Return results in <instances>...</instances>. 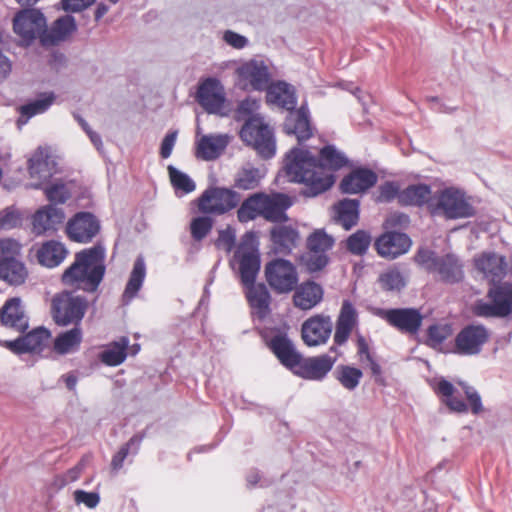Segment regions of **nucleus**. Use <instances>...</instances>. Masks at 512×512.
<instances>
[{"instance_id": "nucleus-8", "label": "nucleus", "mask_w": 512, "mask_h": 512, "mask_svg": "<svg viewBox=\"0 0 512 512\" xmlns=\"http://www.w3.org/2000/svg\"><path fill=\"white\" fill-rule=\"evenodd\" d=\"M264 276L271 290L279 295L291 293L299 282L296 265L284 258H275L267 262Z\"/></svg>"}, {"instance_id": "nucleus-22", "label": "nucleus", "mask_w": 512, "mask_h": 512, "mask_svg": "<svg viewBox=\"0 0 512 512\" xmlns=\"http://www.w3.org/2000/svg\"><path fill=\"white\" fill-rule=\"evenodd\" d=\"M267 347L279 362L293 372L300 363L301 354L286 334L278 333L266 341Z\"/></svg>"}, {"instance_id": "nucleus-43", "label": "nucleus", "mask_w": 512, "mask_h": 512, "mask_svg": "<svg viewBox=\"0 0 512 512\" xmlns=\"http://www.w3.org/2000/svg\"><path fill=\"white\" fill-rule=\"evenodd\" d=\"M129 339L121 337L118 341L110 343L107 348L99 354V359L107 366H118L127 357Z\"/></svg>"}, {"instance_id": "nucleus-40", "label": "nucleus", "mask_w": 512, "mask_h": 512, "mask_svg": "<svg viewBox=\"0 0 512 512\" xmlns=\"http://www.w3.org/2000/svg\"><path fill=\"white\" fill-rule=\"evenodd\" d=\"M434 391L450 411L457 413H466L468 411V405L460 395H457V390L449 381L441 379L434 388Z\"/></svg>"}, {"instance_id": "nucleus-16", "label": "nucleus", "mask_w": 512, "mask_h": 512, "mask_svg": "<svg viewBox=\"0 0 512 512\" xmlns=\"http://www.w3.org/2000/svg\"><path fill=\"white\" fill-rule=\"evenodd\" d=\"M381 317L399 332L416 335L423 322V315L416 308H392L382 311Z\"/></svg>"}, {"instance_id": "nucleus-51", "label": "nucleus", "mask_w": 512, "mask_h": 512, "mask_svg": "<svg viewBox=\"0 0 512 512\" xmlns=\"http://www.w3.org/2000/svg\"><path fill=\"white\" fill-rule=\"evenodd\" d=\"M259 181L260 175L258 169H242L235 179V186L242 190H251L258 186Z\"/></svg>"}, {"instance_id": "nucleus-27", "label": "nucleus", "mask_w": 512, "mask_h": 512, "mask_svg": "<svg viewBox=\"0 0 512 512\" xmlns=\"http://www.w3.org/2000/svg\"><path fill=\"white\" fill-rule=\"evenodd\" d=\"M0 322L5 328L19 334L29 327V320L18 298H11L0 309Z\"/></svg>"}, {"instance_id": "nucleus-45", "label": "nucleus", "mask_w": 512, "mask_h": 512, "mask_svg": "<svg viewBox=\"0 0 512 512\" xmlns=\"http://www.w3.org/2000/svg\"><path fill=\"white\" fill-rule=\"evenodd\" d=\"M259 216L262 217L260 192L248 196L237 209V219L240 223H248Z\"/></svg>"}, {"instance_id": "nucleus-34", "label": "nucleus", "mask_w": 512, "mask_h": 512, "mask_svg": "<svg viewBox=\"0 0 512 512\" xmlns=\"http://www.w3.org/2000/svg\"><path fill=\"white\" fill-rule=\"evenodd\" d=\"M270 239L277 253L288 255L297 246L299 233L290 225H276L270 231Z\"/></svg>"}, {"instance_id": "nucleus-33", "label": "nucleus", "mask_w": 512, "mask_h": 512, "mask_svg": "<svg viewBox=\"0 0 512 512\" xmlns=\"http://www.w3.org/2000/svg\"><path fill=\"white\" fill-rule=\"evenodd\" d=\"M475 267L493 283L500 280L506 273L505 258L492 252L483 253L475 258Z\"/></svg>"}, {"instance_id": "nucleus-15", "label": "nucleus", "mask_w": 512, "mask_h": 512, "mask_svg": "<svg viewBox=\"0 0 512 512\" xmlns=\"http://www.w3.org/2000/svg\"><path fill=\"white\" fill-rule=\"evenodd\" d=\"M439 211L448 219L466 218L474 214L473 207L464 199L463 194L451 188L442 191L437 204L431 207L433 215Z\"/></svg>"}, {"instance_id": "nucleus-28", "label": "nucleus", "mask_w": 512, "mask_h": 512, "mask_svg": "<svg viewBox=\"0 0 512 512\" xmlns=\"http://www.w3.org/2000/svg\"><path fill=\"white\" fill-rule=\"evenodd\" d=\"M283 130L287 135H294L302 143L313 135L307 108L301 106L291 110L283 123Z\"/></svg>"}, {"instance_id": "nucleus-4", "label": "nucleus", "mask_w": 512, "mask_h": 512, "mask_svg": "<svg viewBox=\"0 0 512 512\" xmlns=\"http://www.w3.org/2000/svg\"><path fill=\"white\" fill-rule=\"evenodd\" d=\"M88 299L74 291H62L51 301V315L59 326H79L88 309Z\"/></svg>"}, {"instance_id": "nucleus-53", "label": "nucleus", "mask_w": 512, "mask_h": 512, "mask_svg": "<svg viewBox=\"0 0 512 512\" xmlns=\"http://www.w3.org/2000/svg\"><path fill=\"white\" fill-rule=\"evenodd\" d=\"M45 195L54 204H63L71 197L69 189L63 183H54L46 187Z\"/></svg>"}, {"instance_id": "nucleus-31", "label": "nucleus", "mask_w": 512, "mask_h": 512, "mask_svg": "<svg viewBox=\"0 0 512 512\" xmlns=\"http://www.w3.org/2000/svg\"><path fill=\"white\" fill-rule=\"evenodd\" d=\"M76 30V23L72 16L66 15L58 18L50 27L41 34L43 46H54L65 41Z\"/></svg>"}, {"instance_id": "nucleus-23", "label": "nucleus", "mask_w": 512, "mask_h": 512, "mask_svg": "<svg viewBox=\"0 0 512 512\" xmlns=\"http://www.w3.org/2000/svg\"><path fill=\"white\" fill-rule=\"evenodd\" d=\"M261 194L262 217L273 223L288 221L286 210L292 205L291 198L282 193Z\"/></svg>"}, {"instance_id": "nucleus-37", "label": "nucleus", "mask_w": 512, "mask_h": 512, "mask_svg": "<svg viewBox=\"0 0 512 512\" xmlns=\"http://www.w3.org/2000/svg\"><path fill=\"white\" fill-rule=\"evenodd\" d=\"M266 100L269 104L276 105L288 111L296 106V96L293 88L285 82H277L266 88Z\"/></svg>"}, {"instance_id": "nucleus-38", "label": "nucleus", "mask_w": 512, "mask_h": 512, "mask_svg": "<svg viewBox=\"0 0 512 512\" xmlns=\"http://www.w3.org/2000/svg\"><path fill=\"white\" fill-rule=\"evenodd\" d=\"M83 341V331L80 326L59 333L52 342V349L58 355L71 354L79 350Z\"/></svg>"}, {"instance_id": "nucleus-32", "label": "nucleus", "mask_w": 512, "mask_h": 512, "mask_svg": "<svg viewBox=\"0 0 512 512\" xmlns=\"http://www.w3.org/2000/svg\"><path fill=\"white\" fill-rule=\"evenodd\" d=\"M356 324V309L350 301H343L338 319L336 321V330L334 334L335 344L339 346L343 345L350 337Z\"/></svg>"}, {"instance_id": "nucleus-44", "label": "nucleus", "mask_w": 512, "mask_h": 512, "mask_svg": "<svg viewBox=\"0 0 512 512\" xmlns=\"http://www.w3.org/2000/svg\"><path fill=\"white\" fill-rule=\"evenodd\" d=\"M145 278V264L142 259H137L126 284L122 298L124 303H129L136 297L142 287Z\"/></svg>"}, {"instance_id": "nucleus-7", "label": "nucleus", "mask_w": 512, "mask_h": 512, "mask_svg": "<svg viewBox=\"0 0 512 512\" xmlns=\"http://www.w3.org/2000/svg\"><path fill=\"white\" fill-rule=\"evenodd\" d=\"M490 302L478 300L473 313L483 318H504L512 313V283L504 282L491 287L487 292Z\"/></svg>"}, {"instance_id": "nucleus-13", "label": "nucleus", "mask_w": 512, "mask_h": 512, "mask_svg": "<svg viewBox=\"0 0 512 512\" xmlns=\"http://www.w3.org/2000/svg\"><path fill=\"white\" fill-rule=\"evenodd\" d=\"M46 19L40 10L24 9L18 12L13 20V30L29 45L37 36L45 31Z\"/></svg>"}, {"instance_id": "nucleus-63", "label": "nucleus", "mask_w": 512, "mask_h": 512, "mask_svg": "<svg viewBox=\"0 0 512 512\" xmlns=\"http://www.w3.org/2000/svg\"><path fill=\"white\" fill-rule=\"evenodd\" d=\"M223 38L229 45L236 49H241L247 44V39L244 36L230 30L224 33Z\"/></svg>"}, {"instance_id": "nucleus-21", "label": "nucleus", "mask_w": 512, "mask_h": 512, "mask_svg": "<svg viewBox=\"0 0 512 512\" xmlns=\"http://www.w3.org/2000/svg\"><path fill=\"white\" fill-rule=\"evenodd\" d=\"M65 220L62 209L53 205L39 208L31 217L32 232L36 236L53 234Z\"/></svg>"}, {"instance_id": "nucleus-11", "label": "nucleus", "mask_w": 512, "mask_h": 512, "mask_svg": "<svg viewBox=\"0 0 512 512\" xmlns=\"http://www.w3.org/2000/svg\"><path fill=\"white\" fill-rule=\"evenodd\" d=\"M334 246V239L324 231L317 230L307 239L308 252L304 264L309 272H317L329 262L328 252Z\"/></svg>"}, {"instance_id": "nucleus-30", "label": "nucleus", "mask_w": 512, "mask_h": 512, "mask_svg": "<svg viewBox=\"0 0 512 512\" xmlns=\"http://www.w3.org/2000/svg\"><path fill=\"white\" fill-rule=\"evenodd\" d=\"M324 291L320 284L307 280L297 284L293 294V305L301 310H310L323 300Z\"/></svg>"}, {"instance_id": "nucleus-50", "label": "nucleus", "mask_w": 512, "mask_h": 512, "mask_svg": "<svg viewBox=\"0 0 512 512\" xmlns=\"http://www.w3.org/2000/svg\"><path fill=\"white\" fill-rule=\"evenodd\" d=\"M362 371L351 366H342L338 370L337 379L343 387L349 390L356 388L362 378Z\"/></svg>"}, {"instance_id": "nucleus-17", "label": "nucleus", "mask_w": 512, "mask_h": 512, "mask_svg": "<svg viewBox=\"0 0 512 512\" xmlns=\"http://www.w3.org/2000/svg\"><path fill=\"white\" fill-rule=\"evenodd\" d=\"M333 323L331 317L316 314L306 319L301 327V338L308 347L324 345L332 333Z\"/></svg>"}, {"instance_id": "nucleus-48", "label": "nucleus", "mask_w": 512, "mask_h": 512, "mask_svg": "<svg viewBox=\"0 0 512 512\" xmlns=\"http://www.w3.org/2000/svg\"><path fill=\"white\" fill-rule=\"evenodd\" d=\"M370 243V234L364 230H358L348 237L346 247L350 253L360 256L366 253Z\"/></svg>"}, {"instance_id": "nucleus-39", "label": "nucleus", "mask_w": 512, "mask_h": 512, "mask_svg": "<svg viewBox=\"0 0 512 512\" xmlns=\"http://www.w3.org/2000/svg\"><path fill=\"white\" fill-rule=\"evenodd\" d=\"M360 202L357 199H343L333 206L335 220L345 230L357 225L359 220Z\"/></svg>"}, {"instance_id": "nucleus-12", "label": "nucleus", "mask_w": 512, "mask_h": 512, "mask_svg": "<svg viewBox=\"0 0 512 512\" xmlns=\"http://www.w3.org/2000/svg\"><path fill=\"white\" fill-rule=\"evenodd\" d=\"M237 85L245 91H262L269 86L270 74L263 61L250 60L236 70Z\"/></svg>"}, {"instance_id": "nucleus-18", "label": "nucleus", "mask_w": 512, "mask_h": 512, "mask_svg": "<svg viewBox=\"0 0 512 512\" xmlns=\"http://www.w3.org/2000/svg\"><path fill=\"white\" fill-rule=\"evenodd\" d=\"M51 343V332L38 327L15 340L0 341V344L14 353H41Z\"/></svg>"}, {"instance_id": "nucleus-9", "label": "nucleus", "mask_w": 512, "mask_h": 512, "mask_svg": "<svg viewBox=\"0 0 512 512\" xmlns=\"http://www.w3.org/2000/svg\"><path fill=\"white\" fill-rule=\"evenodd\" d=\"M241 195L225 187H209L197 199L198 210L204 215L222 216L239 206Z\"/></svg>"}, {"instance_id": "nucleus-55", "label": "nucleus", "mask_w": 512, "mask_h": 512, "mask_svg": "<svg viewBox=\"0 0 512 512\" xmlns=\"http://www.w3.org/2000/svg\"><path fill=\"white\" fill-rule=\"evenodd\" d=\"M449 330L446 326L431 325L428 328V341L432 346L441 345L448 337Z\"/></svg>"}, {"instance_id": "nucleus-35", "label": "nucleus", "mask_w": 512, "mask_h": 512, "mask_svg": "<svg viewBox=\"0 0 512 512\" xmlns=\"http://www.w3.org/2000/svg\"><path fill=\"white\" fill-rule=\"evenodd\" d=\"M245 288V296L251 308L257 311V314L263 318L270 310L271 295L264 283L251 282V284H242Z\"/></svg>"}, {"instance_id": "nucleus-56", "label": "nucleus", "mask_w": 512, "mask_h": 512, "mask_svg": "<svg viewBox=\"0 0 512 512\" xmlns=\"http://www.w3.org/2000/svg\"><path fill=\"white\" fill-rule=\"evenodd\" d=\"M47 166L48 163L46 160L42 159L41 156L35 155L29 160V173L31 176L39 175L40 177L46 178L50 175Z\"/></svg>"}, {"instance_id": "nucleus-59", "label": "nucleus", "mask_w": 512, "mask_h": 512, "mask_svg": "<svg viewBox=\"0 0 512 512\" xmlns=\"http://www.w3.org/2000/svg\"><path fill=\"white\" fill-rule=\"evenodd\" d=\"M235 245V235L230 230H221L219 232L216 246L226 252H231Z\"/></svg>"}, {"instance_id": "nucleus-19", "label": "nucleus", "mask_w": 512, "mask_h": 512, "mask_svg": "<svg viewBox=\"0 0 512 512\" xmlns=\"http://www.w3.org/2000/svg\"><path fill=\"white\" fill-rule=\"evenodd\" d=\"M100 224L97 218L89 212H79L66 225L67 237L74 242H90L99 232Z\"/></svg>"}, {"instance_id": "nucleus-41", "label": "nucleus", "mask_w": 512, "mask_h": 512, "mask_svg": "<svg viewBox=\"0 0 512 512\" xmlns=\"http://www.w3.org/2000/svg\"><path fill=\"white\" fill-rule=\"evenodd\" d=\"M431 188L426 184L409 185L398 195V202L403 206H423L431 198Z\"/></svg>"}, {"instance_id": "nucleus-25", "label": "nucleus", "mask_w": 512, "mask_h": 512, "mask_svg": "<svg viewBox=\"0 0 512 512\" xmlns=\"http://www.w3.org/2000/svg\"><path fill=\"white\" fill-rule=\"evenodd\" d=\"M300 363L294 368L293 373L310 380H321L332 369L335 359L327 354L316 357H300Z\"/></svg>"}, {"instance_id": "nucleus-36", "label": "nucleus", "mask_w": 512, "mask_h": 512, "mask_svg": "<svg viewBox=\"0 0 512 512\" xmlns=\"http://www.w3.org/2000/svg\"><path fill=\"white\" fill-rule=\"evenodd\" d=\"M228 145L226 135H204L196 143L195 156L211 161L218 158Z\"/></svg>"}, {"instance_id": "nucleus-46", "label": "nucleus", "mask_w": 512, "mask_h": 512, "mask_svg": "<svg viewBox=\"0 0 512 512\" xmlns=\"http://www.w3.org/2000/svg\"><path fill=\"white\" fill-rule=\"evenodd\" d=\"M145 438V433H137L133 435L125 444H123L118 452L113 455L110 466L113 471H119L123 467L124 460L131 452L132 454H137L140 445Z\"/></svg>"}, {"instance_id": "nucleus-29", "label": "nucleus", "mask_w": 512, "mask_h": 512, "mask_svg": "<svg viewBox=\"0 0 512 512\" xmlns=\"http://www.w3.org/2000/svg\"><path fill=\"white\" fill-rule=\"evenodd\" d=\"M377 174L367 168H357L344 176L340 183L343 193H362L373 187L377 182Z\"/></svg>"}, {"instance_id": "nucleus-60", "label": "nucleus", "mask_w": 512, "mask_h": 512, "mask_svg": "<svg viewBox=\"0 0 512 512\" xmlns=\"http://www.w3.org/2000/svg\"><path fill=\"white\" fill-rule=\"evenodd\" d=\"M176 138H177V131H172V132L167 133L166 136L164 137V139L162 140L161 146H160V156L163 159L170 157L173 147L176 142Z\"/></svg>"}, {"instance_id": "nucleus-42", "label": "nucleus", "mask_w": 512, "mask_h": 512, "mask_svg": "<svg viewBox=\"0 0 512 512\" xmlns=\"http://www.w3.org/2000/svg\"><path fill=\"white\" fill-rule=\"evenodd\" d=\"M55 100L53 93H44L40 98L19 107L20 116L17 120L19 126L24 125L28 120L48 110Z\"/></svg>"}, {"instance_id": "nucleus-54", "label": "nucleus", "mask_w": 512, "mask_h": 512, "mask_svg": "<svg viewBox=\"0 0 512 512\" xmlns=\"http://www.w3.org/2000/svg\"><path fill=\"white\" fill-rule=\"evenodd\" d=\"M400 192V187L396 182L386 181L379 186L375 201L378 203L391 202L395 198L398 199Z\"/></svg>"}, {"instance_id": "nucleus-2", "label": "nucleus", "mask_w": 512, "mask_h": 512, "mask_svg": "<svg viewBox=\"0 0 512 512\" xmlns=\"http://www.w3.org/2000/svg\"><path fill=\"white\" fill-rule=\"evenodd\" d=\"M105 260L106 250L101 244L75 253L73 263L61 276L62 283L84 292H96L105 276Z\"/></svg>"}, {"instance_id": "nucleus-10", "label": "nucleus", "mask_w": 512, "mask_h": 512, "mask_svg": "<svg viewBox=\"0 0 512 512\" xmlns=\"http://www.w3.org/2000/svg\"><path fill=\"white\" fill-rule=\"evenodd\" d=\"M235 260L239 263V273L242 284H251L256 280L260 270V254L253 243L252 235L245 234L234 253Z\"/></svg>"}, {"instance_id": "nucleus-24", "label": "nucleus", "mask_w": 512, "mask_h": 512, "mask_svg": "<svg viewBox=\"0 0 512 512\" xmlns=\"http://www.w3.org/2000/svg\"><path fill=\"white\" fill-rule=\"evenodd\" d=\"M37 262L46 268L59 266L67 257L68 249L57 240H47L31 248Z\"/></svg>"}, {"instance_id": "nucleus-20", "label": "nucleus", "mask_w": 512, "mask_h": 512, "mask_svg": "<svg viewBox=\"0 0 512 512\" xmlns=\"http://www.w3.org/2000/svg\"><path fill=\"white\" fill-rule=\"evenodd\" d=\"M197 101L208 113H219L225 103V89L216 78L202 81L197 90Z\"/></svg>"}, {"instance_id": "nucleus-3", "label": "nucleus", "mask_w": 512, "mask_h": 512, "mask_svg": "<svg viewBox=\"0 0 512 512\" xmlns=\"http://www.w3.org/2000/svg\"><path fill=\"white\" fill-rule=\"evenodd\" d=\"M415 262L448 284L459 283L464 278L463 264L451 253L440 256L433 251L420 249L415 255Z\"/></svg>"}, {"instance_id": "nucleus-14", "label": "nucleus", "mask_w": 512, "mask_h": 512, "mask_svg": "<svg viewBox=\"0 0 512 512\" xmlns=\"http://www.w3.org/2000/svg\"><path fill=\"white\" fill-rule=\"evenodd\" d=\"M490 337L488 329L482 324H469L463 327L455 337V352L460 355H476Z\"/></svg>"}, {"instance_id": "nucleus-26", "label": "nucleus", "mask_w": 512, "mask_h": 512, "mask_svg": "<svg viewBox=\"0 0 512 512\" xmlns=\"http://www.w3.org/2000/svg\"><path fill=\"white\" fill-rule=\"evenodd\" d=\"M374 245L380 256L394 259L409 250L411 240L404 233L386 232L377 238Z\"/></svg>"}, {"instance_id": "nucleus-64", "label": "nucleus", "mask_w": 512, "mask_h": 512, "mask_svg": "<svg viewBox=\"0 0 512 512\" xmlns=\"http://www.w3.org/2000/svg\"><path fill=\"white\" fill-rule=\"evenodd\" d=\"M18 216L14 212L6 211L0 215V227L3 229H10L16 226Z\"/></svg>"}, {"instance_id": "nucleus-49", "label": "nucleus", "mask_w": 512, "mask_h": 512, "mask_svg": "<svg viewBox=\"0 0 512 512\" xmlns=\"http://www.w3.org/2000/svg\"><path fill=\"white\" fill-rule=\"evenodd\" d=\"M213 220L208 216L193 218L190 223L191 236L195 241H202L212 230Z\"/></svg>"}, {"instance_id": "nucleus-58", "label": "nucleus", "mask_w": 512, "mask_h": 512, "mask_svg": "<svg viewBox=\"0 0 512 512\" xmlns=\"http://www.w3.org/2000/svg\"><path fill=\"white\" fill-rule=\"evenodd\" d=\"M463 389H464L466 398L469 401L472 413H474V414L480 413L483 410L480 395L477 393V391L474 388H472L470 386L464 385Z\"/></svg>"}, {"instance_id": "nucleus-57", "label": "nucleus", "mask_w": 512, "mask_h": 512, "mask_svg": "<svg viewBox=\"0 0 512 512\" xmlns=\"http://www.w3.org/2000/svg\"><path fill=\"white\" fill-rule=\"evenodd\" d=\"M74 499L77 503H83L88 508H94L98 505L100 497L98 493L86 492L83 490H76L74 492Z\"/></svg>"}, {"instance_id": "nucleus-47", "label": "nucleus", "mask_w": 512, "mask_h": 512, "mask_svg": "<svg viewBox=\"0 0 512 512\" xmlns=\"http://www.w3.org/2000/svg\"><path fill=\"white\" fill-rule=\"evenodd\" d=\"M378 283L384 291H400L406 285L405 278L397 267H390L383 271L378 278Z\"/></svg>"}, {"instance_id": "nucleus-5", "label": "nucleus", "mask_w": 512, "mask_h": 512, "mask_svg": "<svg viewBox=\"0 0 512 512\" xmlns=\"http://www.w3.org/2000/svg\"><path fill=\"white\" fill-rule=\"evenodd\" d=\"M240 138L263 159H270L275 155L276 142L273 130L259 117H251L244 123Z\"/></svg>"}, {"instance_id": "nucleus-62", "label": "nucleus", "mask_w": 512, "mask_h": 512, "mask_svg": "<svg viewBox=\"0 0 512 512\" xmlns=\"http://www.w3.org/2000/svg\"><path fill=\"white\" fill-rule=\"evenodd\" d=\"M82 472V468L80 466H75L69 470H67L63 475L56 477V482L59 483L60 486H65L70 482L76 481Z\"/></svg>"}, {"instance_id": "nucleus-6", "label": "nucleus", "mask_w": 512, "mask_h": 512, "mask_svg": "<svg viewBox=\"0 0 512 512\" xmlns=\"http://www.w3.org/2000/svg\"><path fill=\"white\" fill-rule=\"evenodd\" d=\"M21 244L10 238L0 239V278L11 285L25 282L28 271L20 260Z\"/></svg>"}, {"instance_id": "nucleus-1", "label": "nucleus", "mask_w": 512, "mask_h": 512, "mask_svg": "<svg viewBox=\"0 0 512 512\" xmlns=\"http://www.w3.org/2000/svg\"><path fill=\"white\" fill-rule=\"evenodd\" d=\"M348 160L332 145L324 146L318 157L309 150L294 147L284 159V170L291 182L304 184V194L317 196L335 183L334 172L346 166Z\"/></svg>"}, {"instance_id": "nucleus-52", "label": "nucleus", "mask_w": 512, "mask_h": 512, "mask_svg": "<svg viewBox=\"0 0 512 512\" xmlns=\"http://www.w3.org/2000/svg\"><path fill=\"white\" fill-rule=\"evenodd\" d=\"M168 173L173 187L185 193H190L195 189V183L185 173L177 170L173 166H168Z\"/></svg>"}, {"instance_id": "nucleus-61", "label": "nucleus", "mask_w": 512, "mask_h": 512, "mask_svg": "<svg viewBox=\"0 0 512 512\" xmlns=\"http://www.w3.org/2000/svg\"><path fill=\"white\" fill-rule=\"evenodd\" d=\"M96 0H62L65 11L79 12L91 6Z\"/></svg>"}]
</instances>
